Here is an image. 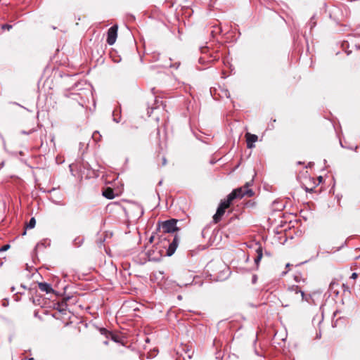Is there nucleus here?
Listing matches in <instances>:
<instances>
[{
    "instance_id": "nucleus-1",
    "label": "nucleus",
    "mask_w": 360,
    "mask_h": 360,
    "mask_svg": "<svg viewBox=\"0 0 360 360\" xmlns=\"http://www.w3.org/2000/svg\"><path fill=\"white\" fill-rule=\"evenodd\" d=\"M251 185L252 181L247 182L243 187H240L233 190L232 192L227 195L226 198L221 200L217 212L213 216V221L215 224L218 223L221 220L222 216L225 213L226 209L231 205L233 200L236 198H242L245 195H248L249 197L254 195V191L249 188Z\"/></svg>"
},
{
    "instance_id": "nucleus-2",
    "label": "nucleus",
    "mask_w": 360,
    "mask_h": 360,
    "mask_svg": "<svg viewBox=\"0 0 360 360\" xmlns=\"http://www.w3.org/2000/svg\"><path fill=\"white\" fill-rule=\"evenodd\" d=\"M178 220L175 219H171L166 220L162 224V231L165 233H173L178 231L179 229L176 226Z\"/></svg>"
},
{
    "instance_id": "nucleus-3",
    "label": "nucleus",
    "mask_w": 360,
    "mask_h": 360,
    "mask_svg": "<svg viewBox=\"0 0 360 360\" xmlns=\"http://www.w3.org/2000/svg\"><path fill=\"white\" fill-rule=\"evenodd\" d=\"M299 293H300L302 301L309 302V298L310 297V295H305V293L300 289V288L298 285H292L288 287L286 292L288 297H291L292 294L298 295Z\"/></svg>"
},
{
    "instance_id": "nucleus-4",
    "label": "nucleus",
    "mask_w": 360,
    "mask_h": 360,
    "mask_svg": "<svg viewBox=\"0 0 360 360\" xmlns=\"http://www.w3.org/2000/svg\"><path fill=\"white\" fill-rule=\"evenodd\" d=\"M117 25H115L110 27L107 32L106 41L109 45H113L117 37Z\"/></svg>"
},
{
    "instance_id": "nucleus-5",
    "label": "nucleus",
    "mask_w": 360,
    "mask_h": 360,
    "mask_svg": "<svg viewBox=\"0 0 360 360\" xmlns=\"http://www.w3.org/2000/svg\"><path fill=\"white\" fill-rule=\"evenodd\" d=\"M146 255L150 261H160L162 257L161 251L155 246H153L151 249L148 250Z\"/></svg>"
},
{
    "instance_id": "nucleus-6",
    "label": "nucleus",
    "mask_w": 360,
    "mask_h": 360,
    "mask_svg": "<svg viewBox=\"0 0 360 360\" xmlns=\"http://www.w3.org/2000/svg\"><path fill=\"white\" fill-rule=\"evenodd\" d=\"M133 217L139 219L144 213L143 207L139 204H133L129 209Z\"/></svg>"
},
{
    "instance_id": "nucleus-7",
    "label": "nucleus",
    "mask_w": 360,
    "mask_h": 360,
    "mask_svg": "<svg viewBox=\"0 0 360 360\" xmlns=\"http://www.w3.org/2000/svg\"><path fill=\"white\" fill-rule=\"evenodd\" d=\"M179 243V238L178 236H175L173 238V240L171 243H169V247L166 252V255L168 257L172 256L176 251L178 245Z\"/></svg>"
},
{
    "instance_id": "nucleus-8",
    "label": "nucleus",
    "mask_w": 360,
    "mask_h": 360,
    "mask_svg": "<svg viewBox=\"0 0 360 360\" xmlns=\"http://www.w3.org/2000/svg\"><path fill=\"white\" fill-rule=\"evenodd\" d=\"M258 137L255 134H252L250 133L246 134V142L247 147L248 148H252L255 147V143L257 141Z\"/></svg>"
},
{
    "instance_id": "nucleus-9",
    "label": "nucleus",
    "mask_w": 360,
    "mask_h": 360,
    "mask_svg": "<svg viewBox=\"0 0 360 360\" xmlns=\"http://www.w3.org/2000/svg\"><path fill=\"white\" fill-rule=\"evenodd\" d=\"M39 288L41 291L46 293H56L55 290L52 288L51 285L46 282H41L38 283Z\"/></svg>"
},
{
    "instance_id": "nucleus-10",
    "label": "nucleus",
    "mask_w": 360,
    "mask_h": 360,
    "mask_svg": "<svg viewBox=\"0 0 360 360\" xmlns=\"http://www.w3.org/2000/svg\"><path fill=\"white\" fill-rule=\"evenodd\" d=\"M51 245V240L49 239H44L41 241L39 242L35 247V250H40L42 248H46L48 246H50Z\"/></svg>"
},
{
    "instance_id": "nucleus-11",
    "label": "nucleus",
    "mask_w": 360,
    "mask_h": 360,
    "mask_svg": "<svg viewBox=\"0 0 360 360\" xmlns=\"http://www.w3.org/2000/svg\"><path fill=\"white\" fill-rule=\"evenodd\" d=\"M100 333L101 335H104L106 338H111L115 342H117L115 336L110 331H108L105 328H100Z\"/></svg>"
},
{
    "instance_id": "nucleus-12",
    "label": "nucleus",
    "mask_w": 360,
    "mask_h": 360,
    "mask_svg": "<svg viewBox=\"0 0 360 360\" xmlns=\"http://www.w3.org/2000/svg\"><path fill=\"white\" fill-rule=\"evenodd\" d=\"M103 195L110 200L113 199L115 197L113 190L110 188H106L103 191Z\"/></svg>"
},
{
    "instance_id": "nucleus-13",
    "label": "nucleus",
    "mask_w": 360,
    "mask_h": 360,
    "mask_svg": "<svg viewBox=\"0 0 360 360\" xmlns=\"http://www.w3.org/2000/svg\"><path fill=\"white\" fill-rule=\"evenodd\" d=\"M257 256L255 258V263L258 265L259 262H260L262 257V250L261 248H258L256 250Z\"/></svg>"
},
{
    "instance_id": "nucleus-14",
    "label": "nucleus",
    "mask_w": 360,
    "mask_h": 360,
    "mask_svg": "<svg viewBox=\"0 0 360 360\" xmlns=\"http://www.w3.org/2000/svg\"><path fill=\"white\" fill-rule=\"evenodd\" d=\"M221 273L223 274V276L218 278L217 279V281L226 279L230 274L229 269L226 266L224 267V269L221 271Z\"/></svg>"
},
{
    "instance_id": "nucleus-15",
    "label": "nucleus",
    "mask_w": 360,
    "mask_h": 360,
    "mask_svg": "<svg viewBox=\"0 0 360 360\" xmlns=\"http://www.w3.org/2000/svg\"><path fill=\"white\" fill-rule=\"evenodd\" d=\"M316 25V18H315V15H313L310 18V20H309V22L307 24V26H309L310 30H311Z\"/></svg>"
},
{
    "instance_id": "nucleus-16",
    "label": "nucleus",
    "mask_w": 360,
    "mask_h": 360,
    "mask_svg": "<svg viewBox=\"0 0 360 360\" xmlns=\"http://www.w3.org/2000/svg\"><path fill=\"white\" fill-rule=\"evenodd\" d=\"M36 224V219L34 217H32L29 222L26 225L27 229H33Z\"/></svg>"
},
{
    "instance_id": "nucleus-17",
    "label": "nucleus",
    "mask_w": 360,
    "mask_h": 360,
    "mask_svg": "<svg viewBox=\"0 0 360 360\" xmlns=\"http://www.w3.org/2000/svg\"><path fill=\"white\" fill-rule=\"evenodd\" d=\"M245 207L246 208L252 209L256 207V202L252 200H250L245 203Z\"/></svg>"
},
{
    "instance_id": "nucleus-18",
    "label": "nucleus",
    "mask_w": 360,
    "mask_h": 360,
    "mask_svg": "<svg viewBox=\"0 0 360 360\" xmlns=\"http://www.w3.org/2000/svg\"><path fill=\"white\" fill-rule=\"evenodd\" d=\"M101 137V134H100L99 131H95L93 133V134H92V138H93V139H94L95 141H96V142H97V141H100Z\"/></svg>"
},
{
    "instance_id": "nucleus-19",
    "label": "nucleus",
    "mask_w": 360,
    "mask_h": 360,
    "mask_svg": "<svg viewBox=\"0 0 360 360\" xmlns=\"http://www.w3.org/2000/svg\"><path fill=\"white\" fill-rule=\"evenodd\" d=\"M158 103H159V100L157 98H155V106H153V107L150 108V111L148 110V114L149 115V116L150 115V113L153 112V110L154 109H156V108H158L159 107ZM148 110H150V108H148Z\"/></svg>"
},
{
    "instance_id": "nucleus-20",
    "label": "nucleus",
    "mask_w": 360,
    "mask_h": 360,
    "mask_svg": "<svg viewBox=\"0 0 360 360\" xmlns=\"http://www.w3.org/2000/svg\"><path fill=\"white\" fill-rule=\"evenodd\" d=\"M12 27H13V26L9 24H4L1 26L2 30H10Z\"/></svg>"
},
{
    "instance_id": "nucleus-21",
    "label": "nucleus",
    "mask_w": 360,
    "mask_h": 360,
    "mask_svg": "<svg viewBox=\"0 0 360 360\" xmlns=\"http://www.w3.org/2000/svg\"><path fill=\"white\" fill-rule=\"evenodd\" d=\"M180 65V62H175L174 63H170L169 67L173 68L174 69H178Z\"/></svg>"
},
{
    "instance_id": "nucleus-22",
    "label": "nucleus",
    "mask_w": 360,
    "mask_h": 360,
    "mask_svg": "<svg viewBox=\"0 0 360 360\" xmlns=\"http://www.w3.org/2000/svg\"><path fill=\"white\" fill-rule=\"evenodd\" d=\"M36 131V129H30V131H25V130H22L21 131V134H31L32 133Z\"/></svg>"
},
{
    "instance_id": "nucleus-23",
    "label": "nucleus",
    "mask_w": 360,
    "mask_h": 360,
    "mask_svg": "<svg viewBox=\"0 0 360 360\" xmlns=\"http://www.w3.org/2000/svg\"><path fill=\"white\" fill-rule=\"evenodd\" d=\"M208 48L207 47H200V51L203 54H207L208 52Z\"/></svg>"
},
{
    "instance_id": "nucleus-24",
    "label": "nucleus",
    "mask_w": 360,
    "mask_h": 360,
    "mask_svg": "<svg viewBox=\"0 0 360 360\" xmlns=\"http://www.w3.org/2000/svg\"><path fill=\"white\" fill-rule=\"evenodd\" d=\"M198 61H199L200 63H202V64H204V63H205L207 62L205 56L200 57L199 58Z\"/></svg>"
},
{
    "instance_id": "nucleus-25",
    "label": "nucleus",
    "mask_w": 360,
    "mask_h": 360,
    "mask_svg": "<svg viewBox=\"0 0 360 360\" xmlns=\"http://www.w3.org/2000/svg\"><path fill=\"white\" fill-rule=\"evenodd\" d=\"M115 111H113V112H112V115H113V117H113V121H114V122H117V123H118V122H120V117L119 118H118V117H115Z\"/></svg>"
},
{
    "instance_id": "nucleus-26",
    "label": "nucleus",
    "mask_w": 360,
    "mask_h": 360,
    "mask_svg": "<svg viewBox=\"0 0 360 360\" xmlns=\"http://www.w3.org/2000/svg\"><path fill=\"white\" fill-rule=\"evenodd\" d=\"M9 247H10V245H4L1 248H0V252L7 250L9 248Z\"/></svg>"
},
{
    "instance_id": "nucleus-27",
    "label": "nucleus",
    "mask_w": 360,
    "mask_h": 360,
    "mask_svg": "<svg viewBox=\"0 0 360 360\" xmlns=\"http://www.w3.org/2000/svg\"><path fill=\"white\" fill-rule=\"evenodd\" d=\"M257 281V275H253L252 277V283L255 284Z\"/></svg>"
},
{
    "instance_id": "nucleus-28",
    "label": "nucleus",
    "mask_w": 360,
    "mask_h": 360,
    "mask_svg": "<svg viewBox=\"0 0 360 360\" xmlns=\"http://www.w3.org/2000/svg\"><path fill=\"white\" fill-rule=\"evenodd\" d=\"M357 277H358V274H357V273L354 272V273H352V275H351V276H350V278H351V279H354H354H356Z\"/></svg>"
},
{
    "instance_id": "nucleus-29",
    "label": "nucleus",
    "mask_w": 360,
    "mask_h": 360,
    "mask_svg": "<svg viewBox=\"0 0 360 360\" xmlns=\"http://www.w3.org/2000/svg\"><path fill=\"white\" fill-rule=\"evenodd\" d=\"M219 57H217L216 56H213L212 55H210V59L209 61H213L218 60Z\"/></svg>"
},
{
    "instance_id": "nucleus-30",
    "label": "nucleus",
    "mask_w": 360,
    "mask_h": 360,
    "mask_svg": "<svg viewBox=\"0 0 360 360\" xmlns=\"http://www.w3.org/2000/svg\"><path fill=\"white\" fill-rule=\"evenodd\" d=\"M167 162V161L166 158L165 157H162V166L166 165Z\"/></svg>"
},
{
    "instance_id": "nucleus-31",
    "label": "nucleus",
    "mask_w": 360,
    "mask_h": 360,
    "mask_svg": "<svg viewBox=\"0 0 360 360\" xmlns=\"http://www.w3.org/2000/svg\"><path fill=\"white\" fill-rule=\"evenodd\" d=\"M77 240H79V243H79V245H78V246H79V245H81V243H82L83 239H79V238H76V239H75V244H77Z\"/></svg>"
},
{
    "instance_id": "nucleus-32",
    "label": "nucleus",
    "mask_w": 360,
    "mask_h": 360,
    "mask_svg": "<svg viewBox=\"0 0 360 360\" xmlns=\"http://www.w3.org/2000/svg\"><path fill=\"white\" fill-rule=\"evenodd\" d=\"M304 190L307 191V192H309V193H311L313 191V188H308L307 187H304Z\"/></svg>"
},
{
    "instance_id": "nucleus-33",
    "label": "nucleus",
    "mask_w": 360,
    "mask_h": 360,
    "mask_svg": "<svg viewBox=\"0 0 360 360\" xmlns=\"http://www.w3.org/2000/svg\"><path fill=\"white\" fill-rule=\"evenodd\" d=\"M206 229H207V227H205L202 231V237H205V233Z\"/></svg>"
},
{
    "instance_id": "nucleus-34",
    "label": "nucleus",
    "mask_w": 360,
    "mask_h": 360,
    "mask_svg": "<svg viewBox=\"0 0 360 360\" xmlns=\"http://www.w3.org/2000/svg\"><path fill=\"white\" fill-rule=\"evenodd\" d=\"M335 285H337V283H335V282H331V283H330V287L331 288H333V286H334Z\"/></svg>"
},
{
    "instance_id": "nucleus-35",
    "label": "nucleus",
    "mask_w": 360,
    "mask_h": 360,
    "mask_svg": "<svg viewBox=\"0 0 360 360\" xmlns=\"http://www.w3.org/2000/svg\"><path fill=\"white\" fill-rule=\"evenodd\" d=\"M21 360H35L33 357H30V358H28V359H22Z\"/></svg>"
},
{
    "instance_id": "nucleus-36",
    "label": "nucleus",
    "mask_w": 360,
    "mask_h": 360,
    "mask_svg": "<svg viewBox=\"0 0 360 360\" xmlns=\"http://www.w3.org/2000/svg\"><path fill=\"white\" fill-rule=\"evenodd\" d=\"M4 166V162H2L0 163V169H1Z\"/></svg>"
},
{
    "instance_id": "nucleus-37",
    "label": "nucleus",
    "mask_w": 360,
    "mask_h": 360,
    "mask_svg": "<svg viewBox=\"0 0 360 360\" xmlns=\"http://www.w3.org/2000/svg\"><path fill=\"white\" fill-rule=\"evenodd\" d=\"M153 238H154V237H153V236H151V237L150 238V239H149V242H150V243H152V242H153Z\"/></svg>"
},
{
    "instance_id": "nucleus-38",
    "label": "nucleus",
    "mask_w": 360,
    "mask_h": 360,
    "mask_svg": "<svg viewBox=\"0 0 360 360\" xmlns=\"http://www.w3.org/2000/svg\"><path fill=\"white\" fill-rule=\"evenodd\" d=\"M282 306H283V307H288V306H289V304H282Z\"/></svg>"
},
{
    "instance_id": "nucleus-39",
    "label": "nucleus",
    "mask_w": 360,
    "mask_h": 360,
    "mask_svg": "<svg viewBox=\"0 0 360 360\" xmlns=\"http://www.w3.org/2000/svg\"><path fill=\"white\" fill-rule=\"evenodd\" d=\"M320 337H321V333L316 335V338H320Z\"/></svg>"
},
{
    "instance_id": "nucleus-40",
    "label": "nucleus",
    "mask_w": 360,
    "mask_h": 360,
    "mask_svg": "<svg viewBox=\"0 0 360 360\" xmlns=\"http://www.w3.org/2000/svg\"><path fill=\"white\" fill-rule=\"evenodd\" d=\"M14 290H15V287H13H13L11 288V291H12V292H13Z\"/></svg>"
},
{
    "instance_id": "nucleus-41",
    "label": "nucleus",
    "mask_w": 360,
    "mask_h": 360,
    "mask_svg": "<svg viewBox=\"0 0 360 360\" xmlns=\"http://www.w3.org/2000/svg\"><path fill=\"white\" fill-rule=\"evenodd\" d=\"M290 266V264L289 263H288V264L285 265V266H286L287 268H288V267H289Z\"/></svg>"
},
{
    "instance_id": "nucleus-42",
    "label": "nucleus",
    "mask_w": 360,
    "mask_h": 360,
    "mask_svg": "<svg viewBox=\"0 0 360 360\" xmlns=\"http://www.w3.org/2000/svg\"><path fill=\"white\" fill-rule=\"evenodd\" d=\"M287 272H288V271H283V272L282 273V274H283V275H285V274H287Z\"/></svg>"
},
{
    "instance_id": "nucleus-43",
    "label": "nucleus",
    "mask_w": 360,
    "mask_h": 360,
    "mask_svg": "<svg viewBox=\"0 0 360 360\" xmlns=\"http://www.w3.org/2000/svg\"><path fill=\"white\" fill-rule=\"evenodd\" d=\"M105 345H107L108 343V342L107 340L104 341L103 342Z\"/></svg>"
},
{
    "instance_id": "nucleus-44",
    "label": "nucleus",
    "mask_w": 360,
    "mask_h": 360,
    "mask_svg": "<svg viewBox=\"0 0 360 360\" xmlns=\"http://www.w3.org/2000/svg\"><path fill=\"white\" fill-rule=\"evenodd\" d=\"M226 95L227 97H230L229 93H228V95H227V93H226Z\"/></svg>"
},
{
    "instance_id": "nucleus-45",
    "label": "nucleus",
    "mask_w": 360,
    "mask_h": 360,
    "mask_svg": "<svg viewBox=\"0 0 360 360\" xmlns=\"http://www.w3.org/2000/svg\"><path fill=\"white\" fill-rule=\"evenodd\" d=\"M319 181H321L322 180V176L319 177Z\"/></svg>"
},
{
    "instance_id": "nucleus-46",
    "label": "nucleus",
    "mask_w": 360,
    "mask_h": 360,
    "mask_svg": "<svg viewBox=\"0 0 360 360\" xmlns=\"http://www.w3.org/2000/svg\"><path fill=\"white\" fill-rule=\"evenodd\" d=\"M162 180H161V181H159V183H158V184H159V185H161V184H162Z\"/></svg>"
},
{
    "instance_id": "nucleus-47",
    "label": "nucleus",
    "mask_w": 360,
    "mask_h": 360,
    "mask_svg": "<svg viewBox=\"0 0 360 360\" xmlns=\"http://www.w3.org/2000/svg\"><path fill=\"white\" fill-rule=\"evenodd\" d=\"M56 205H61L59 202H55Z\"/></svg>"
},
{
    "instance_id": "nucleus-48",
    "label": "nucleus",
    "mask_w": 360,
    "mask_h": 360,
    "mask_svg": "<svg viewBox=\"0 0 360 360\" xmlns=\"http://www.w3.org/2000/svg\"><path fill=\"white\" fill-rule=\"evenodd\" d=\"M0 137L1 138L2 140H4V138L1 134H0Z\"/></svg>"
},
{
    "instance_id": "nucleus-49",
    "label": "nucleus",
    "mask_w": 360,
    "mask_h": 360,
    "mask_svg": "<svg viewBox=\"0 0 360 360\" xmlns=\"http://www.w3.org/2000/svg\"><path fill=\"white\" fill-rule=\"evenodd\" d=\"M21 287L23 288H25V286L24 285H21Z\"/></svg>"
},
{
    "instance_id": "nucleus-50",
    "label": "nucleus",
    "mask_w": 360,
    "mask_h": 360,
    "mask_svg": "<svg viewBox=\"0 0 360 360\" xmlns=\"http://www.w3.org/2000/svg\"><path fill=\"white\" fill-rule=\"evenodd\" d=\"M357 148H358V146H356L354 150L356 151Z\"/></svg>"
},
{
    "instance_id": "nucleus-51",
    "label": "nucleus",
    "mask_w": 360,
    "mask_h": 360,
    "mask_svg": "<svg viewBox=\"0 0 360 360\" xmlns=\"http://www.w3.org/2000/svg\"><path fill=\"white\" fill-rule=\"evenodd\" d=\"M178 298H179V299H181V295H179V296H178Z\"/></svg>"
}]
</instances>
